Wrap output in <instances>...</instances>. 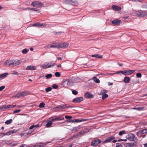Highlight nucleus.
<instances>
[{
    "label": "nucleus",
    "mask_w": 147,
    "mask_h": 147,
    "mask_svg": "<svg viewBox=\"0 0 147 147\" xmlns=\"http://www.w3.org/2000/svg\"><path fill=\"white\" fill-rule=\"evenodd\" d=\"M22 61L21 60H16L15 61L13 59H9L5 61L3 64H19L22 63Z\"/></svg>",
    "instance_id": "nucleus-1"
},
{
    "label": "nucleus",
    "mask_w": 147,
    "mask_h": 147,
    "mask_svg": "<svg viewBox=\"0 0 147 147\" xmlns=\"http://www.w3.org/2000/svg\"><path fill=\"white\" fill-rule=\"evenodd\" d=\"M56 69L59 70H63L67 69H69L71 67L65 65H56Z\"/></svg>",
    "instance_id": "nucleus-2"
},
{
    "label": "nucleus",
    "mask_w": 147,
    "mask_h": 147,
    "mask_svg": "<svg viewBox=\"0 0 147 147\" xmlns=\"http://www.w3.org/2000/svg\"><path fill=\"white\" fill-rule=\"evenodd\" d=\"M146 134H147V129H144L139 131L137 133V135L139 137H141V135Z\"/></svg>",
    "instance_id": "nucleus-3"
},
{
    "label": "nucleus",
    "mask_w": 147,
    "mask_h": 147,
    "mask_svg": "<svg viewBox=\"0 0 147 147\" xmlns=\"http://www.w3.org/2000/svg\"><path fill=\"white\" fill-rule=\"evenodd\" d=\"M47 25L45 23H41L40 22H36L33 24V26L38 27L41 28H43L46 26Z\"/></svg>",
    "instance_id": "nucleus-4"
},
{
    "label": "nucleus",
    "mask_w": 147,
    "mask_h": 147,
    "mask_svg": "<svg viewBox=\"0 0 147 147\" xmlns=\"http://www.w3.org/2000/svg\"><path fill=\"white\" fill-rule=\"evenodd\" d=\"M68 44L65 42H62L61 43L59 44V48L65 49L68 46Z\"/></svg>",
    "instance_id": "nucleus-5"
},
{
    "label": "nucleus",
    "mask_w": 147,
    "mask_h": 147,
    "mask_svg": "<svg viewBox=\"0 0 147 147\" xmlns=\"http://www.w3.org/2000/svg\"><path fill=\"white\" fill-rule=\"evenodd\" d=\"M115 139V137L114 136H111L110 137L107 138L106 140L103 142L102 143L105 144Z\"/></svg>",
    "instance_id": "nucleus-6"
},
{
    "label": "nucleus",
    "mask_w": 147,
    "mask_h": 147,
    "mask_svg": "<svg viewBox=\"0 0 147 147\" xmlns=\"http://www.w3.org/2000/svg\"><path fill=\"white\" fill-rule=\"evenodd\" d=\"M101 142V141L98 139H97L93 141L91 144V145L93 146H96Z\"/></svg>",
    "instance_id": "nucleus-7"
},
{
    "label": "nucleus",
    "mask_w": 147,
    "mask_h": 147,
    "mask_svg": "<svg viewBox=\"0 0 147 147\" xmlns=\"http://www.w3.org/2000/svg\"><path fill=\"white\" fill-rule=\"evenodd\" d=\"M83 100V98L82 97H78L74 98L73 102H79Z\"/></svg>",
    "instance_id": "nucleus-8"
},
{
    "label": "nucleus",
    "mask_w": 147,
    "mask_h": 147,
    "mask_svg": "<svg viewBox=\"0 0 147 147\" xmlns=\"http://www.w3.org/2000/svg\"><path fill=\"white\" fill-rule=\"evenodd\" d=\"M121 23V20L117 19L114 20L112 21V24L115 26H118Z\"/></svg>",
    "instance_id": "nucleus-9"
},
{
    "label": "nucleus",
    "mask_w": 147,
    "mask_h": 147,
    "mask_svg": "<svg viewBox=\"0 0 147 147\" xmlns=\"http://www.w3.org/2000/svg\"><path fill=\"white\" fill-rule=\"evenodd\" d=\"M134 15L136 16L141 17V10L135 11L134 12Z\"/></svg>",
    "instance_id": "nucleus-10"
},
{
    "label": "nucleus",
    "mask_w": 147,
    "mask_h": 147,
    "mask_svg": "<svg viewBox=\"0 0 147 147\" xmlns=\"http://www.w3.org/2000/svg\"><path fill=\"white\" fill-rule=\"evenodd\" d=\"M135 71V70H125L124 72L125 75H130L133 73Z\"/></svg>",
    "instance_id": "nucleus-11"
},
{
    "label": "nucleus",
    "mask_w": 147,
    "mask_h": 147,
    "mask_svg": "<svg viewBox=\"0 0 147 147\" xmlns=\"http://www.w3.org/2000/svg\"><path fill=\"white\" fill-rule=\"evenodd\" d=\"M135 137V135L132 134H131L128 136L127 139L130 141H133Z\"/></svg>",
    "instance_id": "nucleus-12"
},
{
    "label": "nucleus",
    "mask_w": 147,
    "mask_h": 147,
    "mask_svg": "<svg viewBox=\"0 0 147 147\" xmlns=\"http://www.w3.org/2000/svg\"><path fill=\"white\" fill-rule=\"evenodd\" d=\"M112 8L113 9H115L117 11H119L121 10V7H118L116 5H113L112 6Z\"/></svg>",
    "instance_id": "nucleus-13"
},
{
    "label": "nucleus",
    "mask_w": 147,
    "mask_h": 147,
    "mask_svg": "<svg viewBox=\"0 0 147 147\" xmlns=\"http://www.w3.org/2000/svg\"><path fill=\"white\" fill-rule=\"evenodd\" d=\"M65 84H67L69 86H71L72 85V82L71 80H67L64 82Z\"/></svg>",
    "instance_id": "nucleus-14"
},
{
    "label": "nucleus",
    "mask_w": 147,
    "mask_h": 147,
    "mask_svg": "<svg viewBox=\"0 0 147 147\" xmlns=\"http://www.w3.org/2000/svg\"><path fill=\"white\" fill-rule=\"evenodd\" d=\"M26 69L27 70H34L36 69V67L32 65L28 66Z\"/></svg>",
    "instance_id": "nucleus-15"
},
{
    "label": "nucleus",
    "mask_w": 147,
    "mask_h": 147,
    "mask_svg": "<svg viewBox=\"0 0 147 147\" xmlns=\"http://www.w3.org/2000/svg\"><path fill=\"white\" fill-rule=\"evenodd\" d=\"M53 65H42L40 66V67L42 68V69H43L52 67Z\"/></svg>",
    "instance_id": "nucleus-16"
},
{
    "label": "nucleus",
    "mask_w": 147,
    "mask_h": 147,
    "mask_svg": "<svg viewBox=\"0 0 147 147\" xmlns=\"http://www.w3.org/2000/svg\"><path fill=\"white\" fill-rule=\"evenodd\" d=\"M147 16V11H142L141 10V17H146Z\"/></svg>",
    "instance_id": "nucleus-17"
},
{
    "label": "nucleus",
    "mask_w": 147,
    "mask_h": 147,
    "mask_svg": "<svg viewBox=\"0 0 147 147\" xmlns=\"http://www.w3.org/2000/svg\"><path fill=\"white\" fill-rule=\"evenodd\" d=\"M30 93L29 91H25L22 92L21 93V95L22 96L24 97V96H27L28 94H29Z\"/></svg>",
    "instance_id": "nucleus-18"
},
{
    "label": "nucleus",
    "mask_w": 147,
    "mask_h": 147,
    "mask_svg": "<svg viewBox=\"0 0 147 147\" xmlns=\"http://www.w3.org/2000/svg\"><path fill=\"white\" fill-rule=\"evenodd\" d=\"M85 96L86 98H92L93 97V95L91 94H90L88 92L85 93Z\"/></svg>",
    "instance_id": "nucleus-19"
},
{
    "label": "nucleus",
    "mask_w": 147,
    "mask_h": 147,
    "mask_svg": "<svg viewBox=\"0 0 147 147\" xmlns=\"http://www.w3.org/2000/svg\"><path fill=\"white\" fill-rule=\"evenodd\" d=\"M92 57H95L96 59L98 58H102V55L98 54H95L93 55H92Z\"/></svg>",
    "instance_id": "nucleus-20"
},
{
    "label": "nucleus",
    "mask_w": 147,
    "mask_h": 147,
    "mask_svg": "<svg viewBox=\"0 0 147 147\" xmlns=\"http://www.w3.org/2000/svg\"><path fill=\"white\" fill-rule=\"evenodd\" d=\"M50 47L53 48H59V44L58 45H57L55 43H54L51 45Z\"/></svg>",
    "instance_id": "nucleus-21"
},
{
    "label": "nucleus",
    "mask_w": 147,
    "mask_h": 147,
    "mask_svg": "<svg viewBox=\"0 0 147 147\" xmlns=\"http://www.w3.org/2000/svg\"><path fill=\"white\" fill-rule=\"evenodd\" d=\"M78 4V2L77 0H72L71 5L73 6H76Z\"/></svg>",
    "instance_id": "nucleus-22"
},
{
    "label": "nucleus",
    "mask_w": 147,
    "mask_h": 147,
    "mask_svg": "<svg viewBox=\"0 0 147 147\" xmlns=\"http://www.w3.org/2000/svg\"><path fill=\"white\" fill-rule=\"evenodd\" d=\"M130 80V78L129 77H125L124 78L123 82L126 83H128Z\"/></svg>",
    "instance_id": "nucleus-23"
},
{
    "label": "nucleus",
    "mask_w": 147,
    "mask_h": 147,
    "mask_svg": "<svg viewBox=\"0 0 147 147\" xmlns=\"http://www.w3.org/2000/svg\"><path fill=\"white\" fill-rule=\"evenodd\" d=\"M8 74V73H5L0 75V78H4Z\"/></svg>",
    "instance_id": "nucleus-24"
},
{
    "label": "nucleus",
    "mask_w": 147,
    "mask_h": 147,
    "mask_svg": "<svg viewBox=\"0 0 147 147\" xmlns=\"http://www.w3.org/2000/svg\"><path fill=\"white\" fill-rule=\"evenodd\" d=\"M37 5L36 7L37 8L41 7L42 6V3L39 1L37 2Z\"/></svg>",
    "instance_id": "nucleus-25"
},
{
    "label": "nucleus",
    "mask_w": 147,
    "mask_h": 147,
    "mask_svg": "<svg viewBox=\"0 0 147 147\" xmlns=\"http://www.w3.org/2000/svg\"><path fill=\"white\" fill-rule=\"evenodd\" d=\"M92 79L96 83H99L100 82V81L96 77H94Z\"/></svg>",
    "instance_id": "nucleus-26"
},
{
    "label": "nucleus",
    "mask_w": 147,
    "mask_h": 147,
    "mask_svg": "<svg viewBox=\"0 0 147 147\" xmlns=\"http://www.w3.org/2000/svg\"><path fill=\"white\" fill-rule=\"evenodd\" d=\"M107 91L105 90H102L101 92H100L99 94L100 95H102L104 94H105V93H107Z\"/></svg>",
    "instance_id": "nucleus-27"
},
{
    "label": "nucleus",
    "mask_w": 147,
    "mask_h": 147,
    "mask_svg": "<svg viewBox=\"0 0 147 147\" xmlns=\"http://www.w3.org/2000/svg\"><path fill=\"white\" fill-rule=\"evenodd\" d=\"M72 0H65L64 3L67 4L71 5Z\"/></svg>",
    "instance_id": "nucleus-28"
},
{
    "label": "nucleus",
    "mask_w": 147,
    "mask_h": 147,
    "mask_svg": "<svg viewBox=\"0 0 147 147\" xmlns=\"http://www.w3.org/2000/svg\"><path fill=\"white\" fill-rule=\"evenodd\" d=\"M54 109H65V108H64L63 107V106L62 105H61L58 106L57 107L55 108Z\"/></svg>",
    "instance_id": "nucleus-29"
},
{
    "label": "nucleus",
    "mask_w": 147,
    "mask_h": 147,
    "mask_svg": "<svg viewBox=\"0 0 147 147\" xmlns=\"http://www.w3.org/2000/svg\"><path fill=\"white\" fill-rule=\"evenodd\" d=\"M37 1H33L31 4L34 7H36L37 3H38Z\"/></svg>",
    "instance_id": "nucleus-30"
},
{
    "label": "nucleus",
    "mask_w": 147,
    "mask_h": 147,
    "mask_svg": "<svg viewBox=\"0 0 147 147\" xmlns=\"http://www.w3.org/2000/svg\"><path fill=\"white\" fill-rule=\"evenodd\" d=\"M12 121V119L7 120L5 121V123L6 124H10L11 122Z\"/></svg>",
    "instance_id": "nucleus-31"
},
{
    "label": "nucleus",
    "mask_w": 147,
    "mask_h": 147,
    "mask_svg": "<svg viewBox=\"0 0 147 147\" xmlns=\"http://www.w3.org/2000/svg\"><path fill=\"white\" fill-rule=\"evenodd\" d=\"M52 122H51L50 121L48 122L46 124V126L47 127H50L51 125L52 124Z\"/></svg>",
    "instance_id": "nucleus-32"
},
{
    "label": "nucleus",
    "mask_w": 147,
    "mask_h": 147,
    "mask_svg": "<svg viewBox=\"0 0 147 147\" xmlns=\"http://www.w3.org/2000/svg\"><path fill=\"white\" fill-rule=\"evenodd\" d=\"M108 95L107 94H104L102 96V98L103 99H104L107 98L108 97Z\"/></svg>",
    "instance_id": "nucleus-33"
},
{
    "label": "nucleus",
    "mask_w": 147,
    "mask_h": 147,
    "mask_svg": "<svg viewBox=\"0 0 147 147\" xmlns=\"http://www.w3.org/2000/svg\"><path fill=\"white\" fill-rule=\"evenodd\" d=\"M45 104L44 102L41 103L39 105V107L40 108H43L44 107Z\"/></svg>",
    "instance_id": "nucleus-34"
},
{
    "label": "nucleus",
    "mask_w": 147,
    "mask_h": 147,
    "mask_svg": "<svg viewBox=\"0 0 147 147\" xmlns=\"http://www.w3.org/2000/svg\"><path fill=\"white\" fill-rule=\"evenodd\" d=\"M28 51V50H27V49H23L22 51V53L23 54H26Z\"/></svg>",
    "instance_id": "nucleus-35"
},
{
    "label": "nucleus",
    "mask_w": 147,
    "mask_h": 147,
    "mask_svg": "<svg viewBox=\"0 0 147 147\" xmlns=\"http://www.w3.org/2000/svg\"><path fill=\"white\" fill-rule=\"evenodd\" d=\"M52 76V74H47L45 77H46L47 79H49L50 78L51 76Z\"/></svg>",
    "instance_id": "nucleus-36"
},
{
    "label": "nucleus",
    "mask_w": 147,
    "mask_h": 147,
    "mask_svg": "<svg viewBox=\"0 0 147 147\" xmlns=\"http://www.w3.org/2000/svg\"><path fill=\"white\" fill-rule=\"evenodd\" d=\"M52 90L51 87H49L45 89V90L46 92H48L51 91Z\"/></svg>",
    "instance_id": "nucleus-37"
},
{
    "label": "nucleus",
    "mask_w": 147,
    "mask_h": 147,
    "mask_svg": "<svg viewBox=\"0 0 147 147\" xmlns=\"http://www.w3.org/2000/svg\"><path fill=\"white\" fill-rule=\"evenodd\" d=\"M125 131L124 130H123L121 131H120L119 132V136H122L123 134H124L125 133Z\"/></svg>",
    "instance_id": "nucleus-38"
},
{
    "label": "nucleus",
    "mask_w": 147,
    "mask_h": 147,
    "mask_svg": "<svg viewBox=\"0 0 147 147\" xmlns=\"http://www.w3.org/2000/svg\"><path fill=\"white\" fill-rule=\"evenodd\" d=\"M21 110L19 109V110H15L14 111H13V114L16 113H19L20 111Z\"/></svg>",
    "instance_id": "nucleus-39"
},
{
    "label": "nucleus",
    "mask_w": 147,
    "mask_h": 147,
    "mask_svg": "<svg viewBox=\"0 0 147 147\" xmlns=\"http://www.w3.org/2000/svg\"><path fill=\"white\" fill-rule=\"evenodd\" d=\"M55 75L56 77H58L60 76L61 74L59 72H57L55 73Z\"/></svg>",
    "instance_id": "nucleus-40"
},
{
    "label": "nucleus",
    "mask_w": 147,
    "mask_h": 147,
    "mask_svg": "<svg viewBox=\"0 0 147 147\" xmlns=\"http://www.w3.org/2000/svg\"><path fill=\"white\" fill-rule=\"evenodd\" d=\"M63 106V107L64 108H65V109L66 108H68L70 107H71L69 106L68 105H67V104H65L63 105H62Z\"/></svg>",
    "instance_id": "nucleus-41"
},
{
    "label": "nucleus",
    "mask_w": 147,
    "mask_h": 147,
    "mask_svg": "<svg viewBox=\"0 0 147 147\" xmlns=\"http://www.w3.org/2000/svg\"><path fill=\"white\" fill-rule=\"evenodd\" d=\"M10 108H11V105H7V106H4L2 108V109H8Z\"/></svg>",
    "instance_id": "nucleus-42"
},
{
    "label": "nucleus",
    "mask_w": 147,
    "mask_h": 147,
    "mask_svg": "<svg viewBox=\"0 0 147 147\" xmlns=\"http://www.w3.org/2000/svg\"><path fill=\"white\" fill-rule=\"evenodd\" d=\"M84 120L83 119L82 120H79V119H75V120L74 121V122H80L82 121H84Z\"/></svg>",
    "instance_id": "nucleus-43"
},
{
    "label": "nucleus",
    "mask_w": 147,
    "mask_h": 147,
    "mask_svg": "<svg viewBox=\"0 0 147 147\" xmlns=\"http://www.w3.org/2000/svg\"><path fill=\"white\" fill-rule=\"evenodd\" d=\"M124 71H117L115 74H119L121 73H122V74H124L125 73H124Z\"/></svg>",
    "instance_id": "nucleus-44"
},
{
    "label": "nucleus",
    "mask_w": 147,
    "mask_h": 147,
    "mask_svg": "<svg viewBox=\"0 0 147 147\" xmlns=\"http://www.w3.org/2000/svg\"><path fill=\"white\" fill-rule=\"evenodd\" d=\"M136 76L138 78H140L141 77L142 75L140 73H138L136 74Z\"/></svg>",
    "instance_id": "nucleus-45"
},
{
    "label": "nucleus",
    "mask_w": 147,
    "mask_h": 147,
    "mask_svg": "<svg viewBox=\"0 0 147 147\" xmlns=\"http://www.w3.org/2000/svg\"><path fill=\"white\" fill-rule=\"evenodd\" d=\"M72 93L74 95H76L77 94L78 92L76 90H73L72 91Z\"/></svg>",
    "instance_id": "nucleus-46"
},
{
    "label": "nucleus",
    "mask_w": 147,
    "mask_h": 147,
    "mask_svg": "<svg viewBox=\"0 0 147 147\" xmlns=\"http://www.w3.org/2000/svg\"><path fill=\"white\" fill-rule=\"evenodd\" d=\"M7 135V133H0V136H5Z\"/></svg>",
    "instance_id": "nucleus-47"
},
{
    "label": "nucleus",
    "mask_w": 147,
    "mask_h": 147,
    "mask_svg": "<svg viewBox=\"0 0 147 147\" xmlns=\"http://www.w3.org/2000/svg\"><path fill=\"white\" fill-rule=\"evenodd\" d=\"M56 118H58L59 119H57V120H63L64 119V118L62 117H58Z\"/></svg>",
    "instance_id": "nucleus-48"
},
{
    "label": "nucleus",
    "mask_w": 147,
    "mask_h": 147,
    "mask_svg": "<svg viewBox=\"0 0 147 147\" xmlns=\"http://www.w3.org/2000/svg\"><path fill=\"white\" fill-rule=\"evenodd\" d=\"M65 118L66 119H71L72 118V117L70 116H69L67 115H66L65 116Z\"/></svg>",
    "instance_id": "nucleus-49"
},
{
    "label": "nucleus",
    "mask_w": 147,
    "mask_h": 147,
    "mask_svg": "<svg viewBox=\"0 0 147 147\" xmlns=\"http://www.w3.org/2000/svg\"><path fill=\"white\" fill-rule=\"evenodd\" d=\"M15 96L17 97L18 98H19L20 96H22L21 95V93L20 94H18L16 95Z\"/></svg>",
    "instance_id": "nucleus-50"
},
{
    "label": "nucleus",
    "mask_w": 147,
    "mask_h": 147,
    "mask_svg": "<svg viewBox=\"0 0 147 147\" xmlns=\"http://www.w3.org/2000/svg\"><path fill=\"white\" fill-rule=\"evenodd\" d=\"M57 119H59L58 118H55V119H52L51 121H50L51 122H54L55 121L57 120Z\"/></svg>",
    "instance_id": "nucleus-51"
},
{
    "label": "nucleus",
    "mask_w": 147,
    "mask_h": 147,
    "mask_svg": "<svg viewBox=\"0 0 147 147\" xmlns=\"http://www.w3.org/2000/svg\"><path fill=\"white\" fill-rule=\"evenodd\" d=\"M5 87L4 86H2L0 87V91H2L5 88Z\"/></svg>",
    "instance_id": "nucleus-52"
},
{
    "label": "nucleus",
    "mask_w": 147,
    "mask_h": 147,
    "mask_svg": "<svg viewBox=\"0 0 147 147\" xmlns=\"http://www.w3.org/2000/svg\"><path fill=\"white\" fill-rule=\"evenodd\" d=\"M116 147H122V146L119 143L116 144Z\"/></svg>",
    "instance_id": "nucleus-53"
},
{
    "label": "nucleus",
    "mask_w": 147,
    "mask_h": 147,
    "mask_svg": "<svg viewBox=\"0 0 147 147\" xmlns=\"http://www.w3.org/2000/svg\"><path fill=\"white\" fill-rule=\"evenodd\" d=\"M18 74V72L16 71H13V73L12 74L16 75H17Z\"/></svg>",
    "instance_id": "nucleus-54"
},
{
    "label": "nucleus",
    "mask_w": 147,
    "mask_h": 147,
    "mask_svg": "<svg viewBox=\"0 0 147 147\" xmlns=\"http://www.w3.org/2000/svg\"><path fill=\"white\" fill-rule=\"evenodd\" d=\"M12 134V132L11 130L9 132H7V135H9L11 134Z\"/></svg>",
    "instance_id": "nucleus-55"
},
{
    "label": "nucleus",
    "mask_w": 147,
    "mask_h": 147,
    "mask_svg": "<svg viewBox=\"0 0 147 147\" xmlns=\"http://www.w3.org/2000/svg\"><path fill=\"white\" fill-rule=\"evenodd\" d=\"M53 87L54 88H57V86L55 84H54L53 86Z\"/></svg>",
    "instance_id": "nucleus-56"
},
{
    "label": "nucleus",
    "mask_w": 147,
    "mask_h": 147,
    "mask_svg": "<svg viewBox=\"0 0 147 147\" xmlns=\"http://www.w3.org/2000/svg\"><path fill=\"white\" fill-rule=\"evenodd\" d=\"M11 132H12V134L13 133H15L17 131V130H15V129L11 130Z\"/></svg>",
    "instance_id": "nucleus-57"
},
{
    "label": "nucleus",
    "mask_w": 147,
    "mask_h": 147,
    "mask_svg": "<svg viewBox=\"0 0 147 147\" xmlns=\"http://www.w3.org/2000/svg\"><path fill=\"white\" fill-rule=\"evenodd\" d=\"M143 7L147 9V3H145L143 5Z\"/></svg>",
    "instance_id": "nucleus-58"
},
{
    "label": "nucleus",
    "mask_w": 147,
    "mask_h": 147,
    "mask_svg": "<svg viewBox=\"0 0 147 147\" xmlns=\"http://www.w3.org/2000/svg\"><path fill=\"white\" fill-rule=\"evenodd\" d=\"M34 127V125H32L30 127L29 129H33Z\"/></svg>",
    "instance_id": "nucleus-59"
},
{
    "label": "nucleus",
    "mask_w": 147,
    "mask_h": 147,
    "mask_svg": "<svg viewBox=\"0 0 147 147\" xmlns=\"http://www.w3.org/2000/svg\"><path fill=\"white\" fill-rule=\"evenodd\" d=\"M128 18V16H124L123 17H122V18L123 19H126Z\"/></svg>",
    "instance_id": "nucleus-60"
},
{
    "label": "nucleus",
    "mask_w": 147,
    "mask_h": 147,
    "mask_svg": "<svg viewBox=\"0 0 147 147\" xmlns=\"http://www.w3.org/2000/svg\"><path fill=\"white\" fill-rule=\"evenodd\" d=\"M144 108L143 107H138V108H137L136 109L137 110H140V109H142Z\"/></svg>",
    "instance_id": "nucleus-61"
},
{
    "label": "nucleus",
    "mask_w": 147,
    "mask_h": 147,
    "mask_svg": "<svg viewBox=\"0 0 147 147\" xmlns=\"http://www.w3.org/2000/svg\"><path fill=\"white\" fill-rule=\"evenodd\" d=\"M30 9L34 11H38L36 9L34 8H32Z\"/></svg>",
    "instance_id": "nucleus-62"
},
{
    "label": "nucleus",
    "mask_w": 147,
    "mask_h": 147,
    "mask_svg": "<svg viewBox=\"0 0 147 147\" xmlns=\"http://www.w3.org/2000/svg\"><path fill=\"white\" fill-rule=\"evenodd\" d=\"M46 63V64H54V63H53L51 61L50 63Z\"/></svg>",
    "instance_id": "nucleus-63"
},
{
    "label": "nucleus",
    "mask_w": 147,
    "mask_h": 147,
    "mask_svg": "<svg viewBox=\"0 0 147 147\" xmlns=\"http://www.w3.org/2000/svg\"><path fill=\"white\" fill-rule=\"evenodd\" d=\"M108 84L109 86H111L113 84L112 83L109 82Z\"/></svg>",
    "instance_id": "nucleus-64"
}]
</instances>
